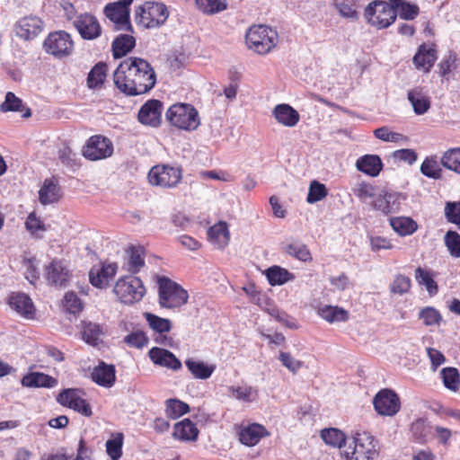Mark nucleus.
I'll use <instances>...</instances> for the list:
<instances>
[{"label":"nucleus","instance_id":"nucleus-31","mask_svg":"<svg viewBox=\"0 0 460 460\" xmlns=\"http://www.w3.org/2000/svg\"><path fill=\"white\" fill-rule=\"evenodd\" d=\"M436 59V49L433 47L421 45L416 55L413 57V63L418 68H422L424 71L428 72L433 66Z\"/></svg>","mask_w":460,"mask_h":460},{"label":"nucleus","instance_id":"nucleus-40","mask_svg":"<svg viewBox=\"0 0 460 460\" xmlns=\"http://www.w3.org/2000/svg\"><path fill=\"white\" fill-rule=\"evenodd\" d=\"M135 38L131 35L121 34L112 43V51L115 58H119L129 52L135 46Z\"/></svg>","mask_w":460,"mask_h":460},{"label":"nucleus","instance_id":"nucleus-19","mask_svg":"<svg viewBox=\"0 0 460 460\" xmlns=\"http://www.w3.org/2000/svg\"><path fill=\"white\" fill-rule=\"evenodd\" d=\"M9 305L21 316L32 319L35 316L36 308L31 298L23 293L13 294L9 297Z\"/></svg>","mask_w":460,"mask_h":460},{"label":"nucleus","instance_id":"nucleus-63","mask_svg":"<svg viewBox=\"0 0 460 460\" xmlns=\"http://www.w3.org/2000/svg\"><path fill=\"white\" fill-rule=\"evenodd\" d=\"M124 341L130 347L142 348L147 344L148 339L143 332L137 331L125 336Z\"/></svg>","mask_w":460,"mask_h":460},{"label":"nucleus","instance_id":"nucleus-56","mask_svg":"<svg viewBox=\"0 0 460 460\" xmlns=\"http://www.w3.org/2000/svg\"><path fill=\"white\" fill-rule=\"evenodd\" d=\"M419 318L426 326L437 325L442 320L441 314L434 307H425L419 313Z\"/></svg>","mask_w":460,"mask_h":460},{"label":"nucleus","instance_id":"nucleus-25","mask_svg":"<svg viewBox=\"0 0 460 460\" xmlns=\"http://www.w3.org/2000/svg\"><path fill=\"white\" fill-rule=\"evenodd\" d=\"M209 242L218 249L225 248L230 240V234L226 222H218L211 226L208 232Z\"/></svg>","mask_w":460,"mask_h":460},{"label":"nucleus","instance_id":"nucleus-26","mask_svg":"<svg viewBox=\"0 0 460 460\" xmlns=\"http://www.w3.org/2000/svg\"><path fill=\"white\" fill-rule=\"evenodd\" d=\"M198 436L199 429L189 419H184L174 425L172 437L175 439L190 442L197 440Z\"/></svg>","mask_w":460,"mask_h":460},{"label":"nucleus","instance_id":"nucleus-20","mask_svg":"<svg viewBox=\"0 0 460 460\" xmlns=\"http://www.w3.org/2000/svg\"><path fill=\"white\" fill-rule=\"evenodd\" d=\"M91 378L98 385L107 388L111 387L116 381L115 367L102 361L93 367Z\"/></svg>","mask_w":460,"mask_h":460},{"label":"nucleus","instance_id":"nucleus-15","mask_svg":"<svg viewBox=\"0 0 460 460\" xmlns=\"http://www.w3.org/2000/svg\"><path fill=\"white\" fill-rule=\"evenodd\" d=\"M73 25L80 36L86 40L97 39L102 34V26L97 18L88 13H81L73 21Z\"/></svg>","mask_w":460,"mask_h":460},{"label":"nucleus","instance_id":"nucleus-61","mask_svg":"<svg viewBox=\"0 0 460 460\" xmlns=\"http://www.w3.org/2000/svg\"><path fill=\"white\" fill-rule=\"evenodd\" d=\"M122 447V435L118 436L113 439H109L106 442V451L111 460H119L121 456Z\"/></svg>","mask_w":460,"mask_h":460},{"label":"nucleus","instance_id":"nucleus-13","mask_svg":"<svg viewBox=\"0 0 460 460\" xmlns=\"http://www.w3.org/2000/svg\"><path fill=\"white\" fill-rule=\"evenodd\" d=\"M132 2L133 0H119L105 6V15L115 24L118 30H131L128 6Z\"/></svg>","mask_w":460,"mask_h":460},{"label":"nucleus","instance_id":"nucleus-36","mask_svg":"<svg viewBox=\"0 0 460 460\" xmlns=\"http://www.w3.org/2000/svg\"><path fill=\"white\" fill-rule=\"evenodd\" d=\"M408 100L417 115L426 113L430 108L429 98L420 89L415 88L408 93Z\"/></svg>","mask_w":460,"mask_h":460},{"label":"nucleus","instance_id":"nucleus-42","mask_svg":"<svg viewBox=\"0 0 460 460\" xmlns=\"http://www.w3.org/2000/svg\"><path fill=\"white\" fill-rule=\"evenodd\" d=\"M0 109L4 112L7 111H23L22 117H31V110L29 108L24 109L22 101L18 98L13 93H7L5 95L4 102L0 105Z\"/></svg>","mask_w":460,"mask_h":460},{"label":"nucleus","instance_id":"nucleus-58","mask_svg":"<svg viewBox=\"0 0 460 460\" xmlns=\"http://www.w3.org/2000/svg\"><path fill=\"white\" fill-rule=\"evenodd\" d=\"M287 252L302 261H309L312 260L311 254L307 247L300 243H290L287 246Z\"/></svg>","mask_w":460,"mask_h":460},{"label":"nucleus","instance_id":"nucleus-32","mask_svg":"<svg viewBox=\"0 0 460 460\" xmlns=\"http://www.w3.org/2000/svg\"><path fill=\"white\" fill-rule=\"evenodd\" d=\"M317 313L323 320L330 323L346 322L349 316V312L342 307L329 305L320 306Z\"/></svg>","mask_w":460,"mask_h":460},{"label":"nucleus","instance_id":"nucleus-49","mask_svg":"<svg viewBox=\"0 0 460 460\" xmlns=\"http://www.w3.org/2000/svg\"><path fill=\"white\" fill-rule=\"evenodd\" d=\"M412 435L421 442L427 441L432 435L433 428L424 419H418L411 424Z\"/></svg>","mask_w":460,"mask_h":460},{"label":"nucleus","instance_id":"nucleus-35","mask_svg":"<svg viewBox=\"0 0 460 460\" xmlns=\"http://www.w3.org/2000/svg\"><path fill=\"white\" fill-rule=\"evenodd\" d=\"M186 367L196 379H208L215 371V365L189 358L185 361Z\"/></svg>","mask_w":460,"mask_h":460},{"label":"nucleus","instance_id":"nucleus-44","mask_svg":"<svg viewBox=\"0 0 460 460\" xmlns=\"http://www.w3.org/2000/svg\"><path fill=\"white\" fill-rule=\"evenodd\" d=\"M322 439L333 447L341 448L346 443L345 434L335 428L325 429L321 431Z\"/></svg>","mask_w":460,"mask_h":460},{"label":"nucleus","instance_id":"nucleus-64","mask_svg":"<svg viewBox=\"0 0 460 460\" xmlns=\"http://www.w3.org/2000/svg\"><path fill=\"white\" fill-rule=\"evenodd\" d=\"M279 358L282 365L293 374H296L303 366L302 361L295 358L288 352H280Z\"/></svg>","mask_w":460,"mask_h":460},{"label":"nucleus","instance_id":"nucleus-11","mask_svg":"<svg viewBox=\"0 0 460 460\" xmlns=\"http://www.w3.org/2000/svg\"><path fill=\"white\" fill-rule=\"evenodd\" d=\"M113 154V145L110 138L95 135L89 138L84 148V156L91 161L108 158Z\"/></svg>","mask_w":460,"mask_h":460},{"label":"nucleus","instance_id":"nucleus-16","mask_svg":"<svg viewBox=\"0 0 460 460\" xmlns=\"http://www.w3.org/2000/svg\"><path fill=\"white\" fill-rule=\"evenodd\" d=\"M43 30V22L35 15H28L21 18L15 26L18 37L29 40L36 38Z\"/></svg>","mask_w":460,"mask_h":460},{"label":"nucleus","instance_id":"nucleus-59","mask_svg":"<svg viewBox=\"0 0 460 460\" xmlns=\"http://www.w3.org/2000/svg\"><path fill=\"white\" fill-rule=\"evenodd\" d=\"M444 212L448 222L460 226V201H447Z\"/></svg>","mask_w":460,"mask_h":460},{"label":"nucleus","instance_id":"nucleus-24","mask_svg":"<svg viewBox=\"0 0 460 460\" xmlns=\"http://www.w3.org/2000/svg\"><path fill=\"white\" fill-rule=\"evenodd\" d=\"M356 168L365 174L376 177L380 173L383 163L376 155H365L357 160Z\"/></svg>","mask_w":460,"mask_h":460},{"label":"nucleus","instance_id":"nucleus-29","mask_svg":"<svg viewBox=\"0 0 460 460\" xmlns=\"http://www.w3.org/2000/svg\"><path fill=\"white\" fill-rule=\"evenodd\" d=\"M395 197L394 193L389 192L386 190H378L371 201V205L375 209L384 214H389L394 210Z\"/></svg>","mask_w":460,"mask_h":460},{"label":"nucleus","instance_id":"nucleus-22","mask_svg":"<svg viewBox=\"0 0 460 460\" xmlns=\"http://www.w3.org/2000/svg\"><path fill=\"white\" fill-rule=\"evenodd\" d=\"M270 434L264 426L252 423L242 428L239 431V440L247 447H254L260 440Z\"/></svg>","mask_w":460,"mask_h":460},{"label":"nucleus","instance_id":"nucleus-62","mask_svg":"<svg viewBox=\"0 0 460 460\" xmlns=\"http://www.w3.org/2000/svg\"><path fill=\"white\" fill-rule=\"evenodd\" d=\"M25 278L33 284L39 279V271L34 259L25 258L22 261Z\"/></svg>","mask_w":460,"mask_h":460},{"label":"nucleus","instance_id":"nucleus-54","mask_svg":"<svg viewBox=\"0 0 460 460\" xmlns=\"http://www.w3.org/2000/svg\"><path fill=\"white\" fill-rule=\"evenodd\" d=\"M444 242L449 254L454 258H460V234L455 231H447Z\"/></svg>","mask_w":460,"mask_h":460},{"label":"nucleus","instance_id":"nucleus-8","mask_svg":"<svg viewBox=\"0 0 460 460\" xmlns=\"http://www.w3.org/2000/svg\"><path fill=\"white\" fill-rule=\"evenodd\" d=\"M365 17L371 25L384 29L395 21L396 11L394 9L393 3L374 1L366 7Z\"/></svg>","mask_w":460,"mask_h":460},{"label":"nucleus","instance_id":"nucleus-3","mask_svg":"<svg viewBox=\"0 0 460 460\" xmlns=\"http://www.w3.org/2000/svg\"><path fill=\"white\" fill-rule=\"evenodd\" d=\"M158 302L161 307L175 309L188 302V292L179 284L166 277H159Z\"/></svg>","mask_w":460,"mask_h":460},{"label":"nucleus","instance_id":"nucleus-17","mask_svg":"<svg viewBox=\"0 0 460 460\" xmlns=\"http://www.w3.org/2000/svg\"><path fill=\"white\" fill-rule=\"evenodd\" d=\"M163 106L158 100L146 102L139 110L138 120L141 124L157 127L161 123Z\"/></svg>","mask_w":460,"mask_h":460},{"label":"nucleus","instance_id":"nucleus-57","mask_svg":"<svg viewBox=\"0 0 460 460\" xmlns=\"http://www.w3.org/2000/svg\"><path fill=\"white\" fill-rule=\"evenodd\" d=\"M374 135L376 138L385 142L397 143L406 140V137L402 134L393 132L387 127H381L375 129Z\"/></svg>","mask_w":460,"mask_h":460},{"label":"nucleus","instance_id":"nucleus-39","mask_svg":"<svg viewBox=\"0 0 460 460\" xmlns=\"http://www.w3.org/2000/svg\"><path fill=\"white\" fill-rule=\"evenodd\" d=\"M107 76V66L104 63L96 64L89 72L86 84L90 89L102 88Z\"/></svg>","mask_w":460,"mask_h":460},{"label":"nucleus","instance_id":"nucleus-48","mask_svg":"<svg viewBox=\"0 0 460 460\" xmlns=\"http://www.w3.org/2000/svg\"><path fill=\"white\" fill-rule=\"evenodd\" d=\"M328 196V190L323 183L319 182L318 181H311L308 189V194L306 197V202L309 204H314L318 201L323 200Z\"/></svg>","mask_w":460,"mask_h":460},{"label":"nucleus","instance_id":"nucleus-23","mask_svg":"<svg viewBox=\"0 0 460 460\" xmlns=\"http://www.w3.org/2000/svg\"><path fill=\"white\" fill-rule=\"evenodd\" d=\"M272 115L278 123L288 128L295 127L300 119L299 113L286 103L276 105L272 111Z\"/></svg>","mask_w":460,"mask_h":460},{"label":"nucleus","instance_id":"nucleus-21","mask_svg":"<svg viewBox=\"0 0 460 460\" xmlns=\"http://www.w3.org/2000/svg\"><path fill=\"white\" fill-rule=\"evenodd\" d=\"M149 358L154 364L164 367L174 371L181 369V362L171 351L161 349L152 348L149 350Z\"/></svg>","mask_w":460,"mask_h":460},{"label":"nucleus","instance_id":"nucleus-33","mask_svg":"<svg viewBox=\"0 0 460 460\" xmlns=\"http://www.w3.org/2000/svg\"><path fill=\"white\" fill-rule=\"evenodd\" d=\"M228 391L232 397L243 403H252L257 402L259 398L258 390L251 385H231Z\"/></svg>","mask_w":460,"mask_h":460},{"label":"nucleus","instance_id":"nucleus-28","mask_svg":"<svg viewBox=\"0 0 460 460\" xmlns=\"http://www.w3.org/2000/svg\"><path fill=\"white\" fill-rule=\"evenodd\" d=\"M69 276V272L62 261H53L46 269L47 280L55 286L64 285Z\"/></svg>","mask_w":460,"mask_h":460},{"label":"nucleus","instance_id":"nucleus-1","mask_svg":"<svg viewBox=\"0 0 460 460\" xmlns=\"http://www.w3.org/2000/svg\"><path fill=\"white\" fill-rule=\"evenodd\" d=\"M156 81L155 72L144 58L129 57L120 62L113 74L116 87L127 95L147 93Z\"/></svg>","mask_w":460,"mask_h":460},{"label":"nucleus","instance_id":"nucleus-53","mask_svg":"<svg viewBox=\"0 0 460 460\" xmlns=\"http://www.w3.org/2000/svg\"><path fill=\"white\" fill-rule=\"evenodd\" d=\"M198 9L204 13H216L226 9V4L224 0H196Z\"/></svg>","mask_w":460,"mask_h":460},{"label":"nucleus","instance_id":"nucleus-30","mask_svg":"<svg viewBox=\"0 0 460 460\" xmlns=\"http://www.w3.org/2000/svg\"><path fill=\"white\" fill-rule=\"evenodd\" d=\"M61 197L60 189L57 181L53 179L45 180L39 191V199L42 205H49L58 201Z\"/></svg>","mask_w":460,"mask_h":460},{"label":"nucleus","instance_id":"nucleus-47","mask_svg":"<svg viewBox=\"0 0 460 460\" xmlns=\"http://www.w3.org/2000/svg\"><path fill=\"white\" fill-rule=\"evenodd\" d=\"M420 172L426 177L435 180L440 179L442 175L440 164L437 158L433 156L425 158L420 165Z\"/></svg>","mask_w":460,"mask_h":460},{"label":"nucleus","instance_id":"nucleus-38","mask_svg":"<svg viewBox=\"0 0 460 460\" xmlns=\"http://www.w3.org/2000/svg\"><path fill=\"white\" fill-rule=\"evenodd\" d=\"M104 332L102 327L93 322H84L82 326V335L84 341L93 346L102 341Z\"/></svg>","mask_w":460,"mask_h":460},{"label":"nucleus","instance_id":"nucleus-45","mask_svg":"<svg viewBox=\"0 0 460 460\" xmlns=\"http://www.w3.org/2000/svg\"><path fill=\"white\" fill-rule=\"evenodd\" d=\"M393 3L394 9L402 19L412 20L419 13V7L402 0H390Z\"/></svg>","mask_w":460,"mask_h":460},{"label":"nucleus","instance_id":"nucleus-4","mask_svg":"<svg viewBox=\"0 0 460 460\" xmlns=\"http://www.w3.org/2000/svg\"><path fill=\"white\" fill-rule=\"evenodd\" d=\"M166 119L183 130H195L200 124L197 110L188 103H175L166 111Z\"/></svg>","mask_w":460,"mask_h":460},{"label":"nucleus","instance_id":"nucleus-41","mask_svg":"<svg viewBox=\"0 0 460 460\" xmlns=\"http://www.w3.org/2000/svg\"><path fill=\"white\" fill-rule=\"evenodd\" d=\"M266 277L271 286H280L295 279L294 274L279 266H272L266 270Z\"/></svg>","mask_w":460,"mask_h":460},{"label":"nucleus","instance_id":"nucleus-50","mask_svg":"<svg viewBox=\"0 0 460 460\" xmlns=\"http://www.w3.org/2000/svg\"><path fill=\"white\" fill-rule=\"evenodd\" d=\"M144 316L148 323L150 328L156 332H167L172 328V323L169 319L159 317L151 313H145Z\"/></svg>","mask_w":460,"mask_h":460},{"label":"nucleus","instance_id":"nucleus-6","mask_svg":"<svg viewBox=\"0 0 460 460\" xmlns=\"http://www.w3.org/2000/svg\"><path fill=\"white\" fill-rule=\"evenodd\" d=\"M343 456L346 460H374L377 456L374 437L367 433H357Z\"/></svg>","mask_w":460,"mask_h":460},{"label":"nucleus","instance_id":"nucleus-14","mask_svg":"<svg viewBox=\"0 0 460 460\" xmlns=\"http://www.w3.org/2000/svg\"><path fill=\"white\" fill-rule=\"evenodd\" d=\"M376 412L383 416H394L401 408L399 396L391 389L379 391L373 400Z\"/></svg>","mask_w":460,"mask_h":460},{"label":"nucleus","instance_id":"nucleus-43","mask_svg":"<svg viewBox=\"0 0 460 460\" xmlns=\"http://www.w3.org/2000/svg\"><path fill=\"white\" fill-rule=\"evenodd\" d=\"M440 163L445 168L460 174V147L444 152Z\"/></svg>","mask_w":460,"mask_h":460},{"label":"nucleus","instance_id":"nucleus-10","mask_svg":"<svg viewBox=\"0 0 460 460\" xmlns=\"http://www.w3.org/2000/svg\"><path fill=\"white\" fill-rule=\"evenodd\" d=\"M43 47L47 53L62 58L71 55L74 49V42L69 33L58 31L50 33L45 39Z\"/></svg>","mask_w":460,"mask_h":460},{"label":"nucleus","instance_id":"nucleus-12","mask_svg":"<svg viewBox=\"0 0 460 460\" xmlns=\"http://www.w3.org/2000/svg\"><path fill=\"white\" fill-rule=\"evenodd\" d=\"M57 402L84 416L90 417L93 414L91 406L83 398V392L79 389L67 388L62 390L57 396Z\"/></svg>","mask_w":460,"mask_h":460},{"label":"nucleus","instance_id":"nucleus-2","mask_svg":"<svg viewBox=\"0 0 460 460\" xmlns=\"http://www.w3.org/2000/svg\"><path fill=\"white\" fill-rule=\"evenodd\" d=\"M279 41L277 31L263 24L252 25L245 35V42L249 49L259 55L270 52Z\"/></svg>","mask_w":460,"mask_h":460},{"label":"nucleus","instance_id":"nucleus-7","mask_svg":"<svg viewBox=\"0 0 460 460\" xmlns=\"http://www.w3.org/2000/svg\"><path fill=\"white\" fill-rule=\"evenodd\" d=\"M113 292L122 304L132 305L143 298L146 288L139 278L125 276L116 281Z\"/></svg>","mask_w":460,"mask_h":460},{"label":"nucleus","instance_id":"nucleus-34","mask_svg":"<svg viewBox=\"0 0 460 460\" xmlns=\"http://www.w3.org/2000/svg\"><path fill=\"white\" fill-rule=\"evenodd\" d=\"M390 226L400 236L411 235L418 229V224L408 217H391Z\"/></svg>","mask_w":460,"mask_h":460},{"label":"nucleus","instance_id":"nucleus-27","mask_svg":"<svg viewBox=\"0 0 460 460\" xmlns=\"http://www.w3.org/2000/svg\"><path fill=\"white\" fill-rule=\"evenodd\" d=\"M24 387H54L58 381L56 378L40 372H31L25 375L21 381Z\"/></svg>","mask_w":460,"mask_h":460},{"label":"nucleus","instance_id":"nucleus-37","mask_svg":"<svg viewBox=\"0 0 460 460\" xmlns=\"http://www.w3.org/2000/svg\"><path fill=\"white\" fill-rule=\"evenodd\" d=\"M144 266L142 250L132 247L126 252L125 261L122 270L129 273H137Z\"/></svg>","mask_w":460,"mask_h":460},{"label":"nucleus","instance_id":"nucleus-46","mask_svg":"<svg viewBox=\"0 0 460 460\" xmlns=\"http://www.w3.org/2000/svg\"><path fill=\"white\" fill-rule=\"evenodd\" d=\"M189 411V405L178 399H168L165 402L166 415L172 420L178 419Z\"/></svg>","mask_w":460,"mask_h":460},{"label":"nucleus","instance_id":"nucleus-60","mask_svg":"<svg viewBox=\"0 0 460 460\" xmlns=\"http://www.w3.org/2000/svg\"><path fill=\"white\" fill-rule=\"evenodd\" d=\"M411 288V279L403 275H397L390 285V291L394 294L403 295Z\"/></svg>","mask_w":460,"mask_h":460},{"label":"nucleus","instance_id":"nucleus-5","mask_svg":"<svg viewBox=\"0 0 460 460\" xmlns=\"http://www.w3.org/2000/svg\"><path fill=\"white\" fill-rule=\"evenodd\" d=\"M169 12L162 3L146 2L136 10L135 21L146 29L157 28L168 19Z\"/></svg>","mask_w":460,"mask_h":460},{"label":"nucleus","instance_id":"nucleus-51","mask_svg":"<svg viewBox=\"0 0 460 460\" xmlns=\"http://www.w3.org/2000/svg\"><path fill=\"white\" fill-rule=\"evenodd\" d=\"M441 378L444 385L456 392L460 385V376L456 368L455 367H445L440 372Z\"/></svg>","mask_w":460,"mask_h":460},{"label":"nucleus","instance_id":"nucleus-55","mask_svg":"<svg viewBox=\"0 0 460 460\" xmlns=\"http://www.w3.org/2000/svg\"><path fill=\"white\" fill-rule=\"evenodd\" d=\"M353 0H334V6L338 10L339 13L348 19L357 20L358 13L354 7Z\"/></svg>","mask_w":460,"mask_h":460},{"label":"nucleus","instance_id":"nucleus-9","mask_svg":"<svg viewBox=\"0 0 460 460\" xmlns=\"http://www.w3.org/2000/svg\"><path fill=\"white\" fill-rule=\"evenodd\" d=\"M181 179V170L179 167L167 164H157L151 168L148 181L152 185L162 188H173Z\"/></svg>","mask_w":460,"mask_h":460},{"label":"nucleus","instance_id":"nucleus-52","mask_svg":"<svg viewBox=\"0 0 460 460\" xmlns=\"http://www.w3.org/2000/svg\"><path fill=\"white\" fill-rule=\"evenodd\" d=\"M415 278L420 285L425 286L429 295H434L438 292V285L429 271L418 268L415 270Z\"/></svg>","mask_w":460,"mask_h":460},{"label":"nucleus","instance_id":"nucleus-18","mask_svg":"<svg viewBox=\"0 0 460 460\" xmlns=\"http://www.w3.org/2000/svg\"><path fill=\"white\" fill-rule=\"evenodd\" d=\"M118 265L114 262L104 263L101 269H92L89 272L91 284L98 288H105L116 275Z\"/></svg>","mask_w":460,"mask_h":460}]
</instances>
